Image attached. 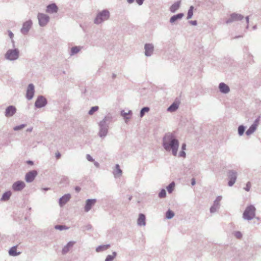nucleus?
<instances>
[{"mask_svg": "<svg viewBox=\"0 0 261 261\" xmlns=\"http://www.w3.org/2000/svg\"><path fill=\"white\" fill-rule=\"evenodd\" d=\"M178 108V105L175 102L172 103L167 109V111L169 112H175L177 110Z\"/></svg>", "mask_w": 261, "mask_h": 261, "instance_id": "nucleus-30", "label": "nucleus"}, {"mask_svg": "<svg viewBox=\"0 0 261 261\" xmlns=\"http://www.w3.org/2000/svg\"><path fill=\"white\" fill-rule=\"evenodd\" d=\"M121 115L123 117L125 122H127V121L130 119V116H129L128 115H127L126 112H125L124 110L121 111Z\"/></svg>", "mask_w": 261, "mask_h": 261, "instance_id": "nucleus-38", "label": "nucleus"}, {"mask_svg": "<svg viewBox=\"0 0 261 261\" xmlns=\"http://www.w3.org/2000/svg\"><path fill=\"white\" fill-rule=\"evenodd\" d=\"M181 149V151L179 152V153L178 154V156L185 158L186 156V152L185 151V150L186 149V143H183L182 144Z\"/></svg>", "mask_w": 261, "mask_h": 261, "instance_id": "nucleus-29", "label": "nucleus"}, {"mask_svg": "<svg viewBox=\"0 0 261 261\" xmlns=\"http://www.w3.org/2000/svg\"><path fill=\"white\" fill-rule=\"evenodd\" d=\"M81 49V47L80 46H73L71 49V54L70 55L72 56L77 53H78Z\"/></svg>", "mask_w": 261, "mask_h": 261, "instance_id": "nucleus-32", "label": "nucleus"}, {"mask_svg": "<svg viewBox=\"0 0 261 261\" xmlns=\"http://www.w3.org/2000/svg\"><path fill=\"white\" fill-rule=\"evenodd\" d=\"M249 16H247L246 17V22L247 23V27H246V28L248 29V27H249V25H248V23H249Z\"/></svg>", "mask_w": 261, "mask_h": 261, "instance_id": "nucleus-52", "label": "nucleus"}, {"mask_svg": "<svg viewBox=\"0 0 261 261\" xmlns=\"http://www.w3.org/2000/svg\"><path fill=\"white\" fill-rule=\"evenodd\" d=\"M71 195L70 194H66L63 195L59 199V205L61 207L64 206L70 199Z\"/></svg>", "mask_w": 261, "mask_h": 261, "instance_id": "nucleus-19", "label": "nucleus"}, {"mask_svg": "<svg viewBox=\"0 0 261 261\" xmlns=\"http://www.w3.org/2000/svg\"><path fill=\"white\" fill-rule=\"evenodd\" d=\"M189 23L193 25H196L197 24V22L196 20L190 21Z\"/></svg>", "mask_w": 261, "mask_h": 261, "instance_id": "nucleus-48", "label": "nucleus"}, {"mask_svg": "<svg viewBox=\"0 0 261 261\" xmlns=\"http://www.w3.org/2000/svg\"><path fill=\"white\" fill-rule=\"evenodd\" d=\"M196 184L195 179L194 178H192L191 179V185L192 186H194Z\"/></svg>", "mask_w": 261, "mask_h": 261, "instance_id": "nucleus-51", "label": "nucleus"}, {"mask_svg": "<svg viewBox=\"0 0 261 261\" xmlns=\"http://www.w3.org/2000/svg\"><path fill=\"white\" fill-rule=\"evenodd\" d=\"M174 216V213L170 210H168L166 213V217L168 219H172Z\"/></svg>", "mask_w": 261, "mask_h": 261, "instance_id": "nucleus-36", "label": "nucleus"}, {"mask_svg": "<svg viewBox=\"0 0 261 261\" xmlns=\"http://www.w3.org/2000/svg\"><path fill=\"white\" fill-rule=\"evenodd\" d=\"M132 198V196H129V198H128V200H131Z\"/></svg>", "mask_w": 261, "mask_h": 261, "instance_id": "nucleus-64", "label": "nucleus"}, {"mask_svg": "<svg viewBox=\"0 0 261 261\" xmlns=\"http://www.w3.org/2000/svg\"><path fill=\"white\" fill-rule=\"evenodd\" d=\"M110 247V244L100 245V246H98L96 248V251L97 252L103 251L108 249Z\"/></svg>", "mask_w": 261, "mask_h": 261, "instance_id": "nucleus-28", "label": "nucleus"}, {"mask_svg": "<svg viewBox=\"0 0 261 261\" xmlns=\"http://www.w3.org/2000/svg\"><path fill=\"white\" fill-rule=\"evenodd\" d=\"M75 242L73 241H70L68 242L66 246L64 247V248L62 249V252L63 254H66L67 253L69 250L70 248L72 247L73 245L74 244Z\"/></svg>", "mask_w": 261, "mask_h": 261, "instance_id": "nucleus-24", "label": "nucleus"}, {"mask_svg": "<svg viewBox=\"0 0 261 261\" xmlns=\"http://www.w3.org/2000/svg\"><path fill=\"white\" fill-rule=\"evenodd\" d=\"M46 99L42 95H39L35 102V106L37 108H41L47 105Z\"/></svg>", "mask_w": 261, "mask_h": 261, "instance_id": "nucleus-8", "label": "nucleus"}, {"mask_svg": "<svg viewBox=\"0 0 261 261\" xmlns=\"http://www.w3.org/2000/svg\"><path fill=\"white\" fill-rule=\"evenodd\" d=\"M122 171L118 164L115 165V170L113 171V174L115 177H118L121 176Z\"/></svg>", "mask_w": 261, "mask_h": 261, "instance_id": "nucleus-25", "label": "nucleus"}, {"mask_svg": "<svg viewBox=\"0 0 261 261\" xmlns=\"http://www.w3.org/2000/svg\"><path fill=\"white\" fill-rule=\"evenodd\" d=\"M50 189V188H43L42 190H44V191H48Z\"/></svg>", "mask_w": 261, "mask_h": 261, "instance_id": "nucleus-61", "label": "nucleus"}, {"mask_svg": "<svg viewBox=\"0 0 261 261\" xmlns=\"http://www.w3.org/2000/svg\"><path fill=\"white\" fill-rule=\"evenodd\" d=\"M55 228L56 229L60 230H66L68 229V227H67L65 225H57L55 226Z\"/></svg>", "mask_w": 261, "mask_h": 261, "instance_id": "nucleus-41", "label": "nucleus"}, {"mask_svg": "<svg viewBox=\"0 0 261 261\" xmlns=\"http://www.w3.org/2000/svg\"><path fill=\"white\" fill-rule=\"evenodd\" d=\"M37 174L36 170H32L28 172L25 175V181L27 182H32L37 175Z\"/></svg>", "mask_w": 261, "mask_h": 261, "instance_id": "nucleus-12", "label": "nucleus"}, {"mask_svg": "<svg viewBox=\"0 0 261 261\" xmlns=\"http://www.w3.org/2000/svg\"><path fill=\"white\" fill-rule=\"evenodd\" d=\"M137 224L139 226H145L146 225L145 216L143 214H139L137 220Z\"/></svg>", "mask_w": 261, "mask_h": 261, "instance_id": "nucleus-22", "label": "nucleus"}, {"mask_svg": "<svg viewBox=\"0 0 261 261\" xmlns=\"http://www.w3.org/2000/svg\"><path fill=\"white\" fill-rule=\"evenodd\" d=\"M37 18L39 21V24L41 27H45L49 21V17L43 13H39Z\"/></svg>", "mask_w": 261, "mask_h": 261, "instance_id": "nucleus-6", "label": "nucleus"}, {"mask_svg": "<svg viewBox=\"0 0 261 261\" xmlns=\"http://www.w3.org/2000/svg\"><path fill=\"white\" fill-rule=\"evenodd\" d=\"M144 1V0H136V2L139 5H142Z\"/></svg>", "mask_w": 261, "mask_h": 261, "instance_id": "nucleus-49", "label": "nucleus"}, {"mask_svg": "<svg viewBox=\"0 0 261 261\" xmlns=\"http://www.w3.org/2000/svg\"><path fill=\"white\" fill-rule=\"evenodd\" d=\"M150 108L148 107H145L142 108L140 113V117L141 118L143 117L145 115V113L148 112Z\"/></svg>", "mask_w": 261, "mask_h": 261, "instance_id": "nucleus-31", "label": "nucleus"}, {"mask_svg": "<svg viewBox=\"0 0 261 261\" xmlns=\"http://www.w3.org/2000/svg\"><path fill=\"white\" fill-rule=\"evenodd\" d=\"M194 8V7L193 6H191L190 7L189 9L188 10L187 17V19H190V18H191L192 17V16L193 15Z\"/></svg>", "mask_w": 261, "mask_h": 261, "instance_id": "nucleus-35", "label": "nucleus"}, {"mask_svg": "<svg viewBox=\"0 0 261 261\" xmlns=\"http://www.w3.org/2000/svg\"><path fill=\"white\" fill-rule=\"evenodd\" d=\"M244 18V16L240 14L233 13L230 15L229 18L226 21V23H231L234 21L241 20Z\"/></svg>", "mask_w": 261, "mask_h": 261, "instance_id": "nucleus-9", "label": "nucleus"}, {"mask_svg": "<svg viewBox=\"0 0 261 261\" xmlns=\"http://www.w3.org/2000/svg\"><path fill=\"white\" fill-rule=\"evenodd\" d=\"M222 199L221 196H218L214 202L213 205L210 208V212L211 213H215L220 207V202Z\"/></svg>", "mask_w": 261, "mask_h": 261, "instance_id": "nucleus-13", "label": "nucleus"}, {"mask_svg": "<svg viewBox=\"0 0 261 261\" xmlns=\"http://www.w3.org/2000/svg\"><path fill=\"white\" fill-rule=\"evenodd\" d=\"M8 33H9V37L12 39L13 36H14V34H13V33L11 31H8Z\"/></svg>", "mask_w": 261, "mask_h": 261, "instance_id": "nucleus-50", "label": "nucleus"}, {"mask_svg": "<svg viewBox=\"0 0 261 261\" xmlns=\"http://www.w3.org/2000/svg\"><path fill=\"white\" fill-rule=\"evenodd\" d=\"M32 130H33V127L28 128L27 129V132H31L32 131Z\"/></svg>", "mask_w": 261, "mask_h": 261, "instance_id": "nucleus-58", "label": "nucleus"}, {"mask_svg": "<svg viewBox=\"0 0 261 261\" xmlns=\"http://www.w3.org/2000/svg\"><path fill=\"white\" fill-rule=\"evenodd\" d=\"M234 236L238 239H241L242 237V234L240 231H236L234 232Z\"/></svg>", "mask_w": 261, "mask_h": 261, "instance_id": "nucleus-44", "label": "nucleus"}, {"mask_svg": "<svg viewBox=\"0 0 261 261\" xmlns=\"http://www.w3.org/2000/svg\"><path fill=\"white\" fill-rule=\"evenodd\" d=\"M245 128L246 127L243 125H241L238 127V131L239 136H241L244 134Z\"/></svg>", "mask_w": 261, "mask_h": 261, "instance_id": "nucleus-37", "label": "nucleus"}, {"mask_svg": "<svg viewBox=\"0 0 261 261\" xmlns=\"http://www.w3.org/2000/svg\"><path fill=\"white\" fill-rule=\"evenodd\" d=\"M126 1H127L128 3L132 4L133 3H134L135 0H126Z\"/></svg>", "mask_w": 261, "mask_h": 261, "instance_id": "nucleus-59", "label": "nucleus"}, {"mask_svg": "<svg viewBox=\"0 0 261 261\" xmlns=\"http://www.w3.org/2000/svg\"><path fill=\"white\" fill-rule=\"evenodd\" d=\"M255 211L256 208L254 205L247 206L243 214V218L248 221L251 220L255 216Z\"/></svg>", "mask_w": 261, "mask_h": 261, "instance_id": "nucleus-3", "label": "nucleus"}, {"mask_svg": "<svg viewBox=\"0 0 261 261\" xmlns=\"http://www.w3.org/2000/svg\"><path fill=\"white\" fill-rule=\"evenodd\" d=\"M19 56V50L18 48L9 49L5 55V58L9 61H15Z\"/></svg>", "mask_w": 261, "mask_h": 261, "instance_id": "nucleus-5", "label": "nucleus"}, {"mask_svg": "<svg viewBox=\"0 0 261 261\" xmlns=\"http://www.w3.org/2000/svg\"><path fill=\"white\" fill-rule=\"evenodd\" d=\"M219 88L220 91L224 94H227L230 91L229 86L224 83H221L219 84Z\"/></svg>", "mask_w": 261, "mask_h": 261, "instance_id": "nucleus-20", "label": "nucleus"}, {"mask_svg": "<svg viewBox=\"0 0 261 261\" xmlns=\"http://www.w3.org/2000/svg\"><path fill=\"white\" fill-rule=\"evenodd\" d=\"M174 186H175L174 182H172L167 187V190L169 193H171L172 192V191H173Z\"/></svg>", "mask_w": 261, "mask_h": 261, "instance_id": "nucleus-39", "label": "nucleus"}, {"mask_svg": "<svg viewBox=\"0 0 261 261\" xmlns=\"http://www.w3.org/2000/svg\"><path fill=\"white\" fill-rule=\"evenodd\" d=\"M17 246H14L10 248L9 251V254L11 256H15L20 254V252H17L16 251Z\"/></svg>", "mask_w": 261, "mask_h": 261, "instance_id": "nucleus-27", "label": "nucleus"}, {"mask_svg": "<svg viewBox=\"0 0 261 261\" xmlns=\"http://www.w3.org/2000/svg\"><path fill=\"white\" fill-rule=\"evenodd\" d=\"M145 55L147 57H150L153 54L154 50L153 45L151 43H146L144 46Z\"/></svg>", "mask_w": 261, "mask_h": 261, "instance_id": "nucleus-16", "label": "nucleus"}, {"mask_svg": "<svg viewBox=\"0 0 261 261\" xmlns=\"http://www.w3.org/2000/svg\"><path fill=\"white\" fill-rule=\"evenodd\" d=\"M180 6V2L178 1L172 4L169 10L171 13H175L177 10H178Z\"/></svg>", "mask_w": 261, "mask_h": 261, "instance_id": "nucleus-23", "label": "nucleus"}, {"mask_svg": "<svg viewBox=\"0 0 261 261\" xmlns=\"http://www.w3.org/2000/svg\"><path fill=\"white\" fill-rule=\"evenodd\" d=\"M116 76V75L115 73H113L112 75V78L115 79Z\"/></svg>", "mask_w": 261, "mask_h": 261, "instance_id": "nucleus-62", "label": "nucleus"}, {"mask_svg": "<svg viewBox=\"0 0 261 261\" xmlns=\"http://www.w3.org/2000/svg\"><path fill=\"white\" fill-rule=\"evenodd\" d=\"M86 159L88 161L90 162H93L94 159L92 158V157L90 154H87L86 155Z\"/></svg>", "mask_w": 261, "mask_h": 261, "instance_id": "nucleus-47", "label": "nucleus"}, {"mask_svg": "<svg viewBox=\"0 0 261 261\" xmlns=\"http://www.w3.org/2000/svg\"><path fill=\"white\" fill-rule=\"evenodd\" d=\"M242 37H243V36H241V35L236 36L233 38V39H237V38H241Z\"/></svg>", "mask_w": 261, "mask_h": 261, "instance_id": "nucleus-60", "label": "nucleus"}, {"mask_svg": "<svg viewBox=\"0 0 261 261\" xmlns=\"http://www.w3.org/2000/svg\"><path fill=\"white\" fill-rule=\"evenodd\" d=\"M112 119V116L108 115L99 122L98 124L99 130L98 135L101 138H104L107 136L108 133L109 126Z\"/></svg>", "mask_w": 261, "mask_h": 261, "instance_id": "nucleus-2", "label": "nucleus"}, {"mask_svg": "<svg viewBox=\"0 0 261 261\" xmlns=\"http://www.w3.org/2000/svg\"><path fill=\"white\" fill-rule=\"evenodd\" d=\"M256 129V128H255V126H252V125L250 126V127L247 130L246 132V134L247 136H249L253 134L255 130Z\"/></svg>", "mask_w": 261, "mask_h": 261, "instance_id": "nucleus-33", "label": "nucleus"}, {"mask_svg": "<svg viewBox=\"0 0 261 261\" xmlns=\"http://www.w3.org/2000/svg\"><path fill=\"white\" fill-rule=\"evenodd\" d=\"M81 188L78 186H76L75 188V190L76 191V192H79L81 191Z\"/></svg>", "mask_w": 261, "mask_h": 261, "instance_id": "nucleus-53", "label": "nucleus"}, {"mask_svg": "<svg viewBox=\"0 0 261 261\" xmlns=\"http://www.w3.org/2000/svg\"><path fill=\"white\" fill-rule=\"evenodd\" d=\"M99 107L98 106L92 107L88 112V114L92 115L94 112L98 111Z\"/></svg>", "mask_w": 261, "mask_h": 261, "instance_id": "nucleus-40", "label": "nucleus"}, {"mask_svg": "<svg viewBox=\"0 0 261 261\" xmlns=\"http://www.w3.org/2000/svg\"><path fill=\"white\" fill-rule=\"evenodd\" d=\"M162 146L164 149L176 156L179 146V142L175 135L171 132H168L163 138Z\"/></svg>", "mask_w": 261, "mask_h": 261, "instance_id": "nucleus-1", "label": "nucleus"}, {"mask_svg": "<svg viewBox=\"0 0 261 261\" xmlns=\"http://www.w3.org/2000/svg\"><path fill=\"white\" fill-rule=\"evenodd\" d=\"M127 115H128L129 116H130L132 115V111L129 110L128 112L126 113Z\"/></svg>", "mask_w": 261, "mask_h": 261, "instance_id": "nucleus-57", "label": "nucleus"}, {"mask_svg": "<svg viewBox=\"0 0 261 261\" xmlns=\"http://www.w3.org/2000/svg\"><path fill=\"white\" fill-rule=\"evenodd\" d=\"M16 112V108L14 106H9L6 109L5 115L7 117L13 116Z\"/></svg>", "mask_w": 261, "mask_h": 261, "instance_id": "nucleus-15", "label": "nucleus"}, {"mask_svg": "<svg viewBox=\"0 0 261 261\" xmlns=\"http://www.w3.org/2000/svg\"><path fill=\"white\" fill-rule=\"evenodd\" d=\"M229 181L228 185L229 187H232L236 182L237 178V172L233 170H230L227 173Z\"/></svg>", "mask_w": 261, "mask_h": 261, "instance_id": "nucleus-7", "label": "nucleus"}, {"mask_svg": "<svg viewBox=\"0 0 261 261\" xmlns=\"http://www.w3.org/2000/svg\"><path fill=\"white\" fill-rule=\"evenodd\" d=\"M25 126H26V124H22L20 125L16 126L14 127V130L15 131L19 130L22 129L23 128H24Z\"/></svg>", "mask_w": 261, "mask_h": 261, "instance_id": "nucleus-43", "label": "nucleus"}, {"mask_svg": "<svg viewBox=\"0 0 261 261\" xmlns=\"http://www.w3.org/2000/svg\"><path fill=\"white\" fill-rule=\"evenodd\" d=\"M58 11V7L56 4L53 3L46 7V12L48 13H56Z\"/></svg>", "mask_w": 261, "mask_h": 261, "instance_id": "nucleus-18", "label": "nucleus"}, {"mask_svg": "<svg viewBox=\"0 0 261 261\" xmlns=\"http://www.w3.org/2000/svg\"><path fill=\"white\" fill-rule=\"evenodd\" d=\"M11 195H12V193L10 191H8L5 192L3 194L1 200L3 201H6L10 199Z\"/></svg>", "mask_w": 261, "mask_h": 261, "instance_id": "nucleus-26", "label": "nucleus"}, {"mask_svg": "<svg viewBox=\"0 0 261 261\" xmlns=\"http://www.w3.org/2000/svg\"><path fill=\"white\" fill-rule=\"evenodd\" d=\"M27 163L29 165H33L34 164V162L32 161H28Z\"/></svg>", "mask_w": 261, "mask_h": 261, "instance_id": "nucleus-55", "label": "nucleus"}, {"mask_svg": "<svg viewBox=\"0 0 261 261\" xmlns=\"http://www.w3.org/2000/svg\"><path fill=\"white\" fill-rule=\"evenodd\" d=\"M32 24L33 22L31 20H29L24 22L20 30L21 33L23 35H27L31 28Z\"/></svg>", "mask_w": 261, "mask_h": 261, "instance_id": "nucleus-10", "label": "nucleus"}, {"mask_svg": "<svg viewBox=\"0 0 261 261\" xmlns=\"http://www.w3.org/2000/svg\"><path fill=\"white\" fill-rule=\"evenodd\" d=\"M25 183L22 181H17L12 185V189L15 191H20L25 187Z\"/></svg>", "mask_w": 261, "mask_h": 261, "instance_id": "nucleus-14", "label": "nucleus"}, {"mask_svg": "<svg viewBox=\"0 0 261 261\" xmlns=\"http://www.w3.org/2000/svg\"><path fill=\"white\" fill-rule=\"evenodd\" d=\"M259 117L256 118L254 121L253 123L252 124V126H255V128H257V125H258L259 121Z\"/></svg>", "mask_w": 261, "mask_h": 261, "instance_id": "nucleus-46", "label": "nucleus"}, {"mask_svg": "<svg viewBox=\"0 0 261 261\" xmlns=\"http://www.w3.org/2000/svg\"><path fill=\"white\" fill-rule=\"evenodd\" d=\"M56 156L57 159H59L61 156V154L59 152L56 153Z\"/></svg>", "mask_w": 261, "mask_h": 261, "instance_id": "nucleus-56", "label": "nucleus"}, {"mask_svg": "<svg viewBox=\"0 0 261 261\" xmlns=\"http://www.w3.org/2000/svg\"><path fill=\"white\" fill-rule=\"evenodd\" d=\"M184 14L182 13H180L174 15L170 18L169 21L171 23L174 24L176 21L181 19L184 17Z\"/></svg>", "mask_w": 261, "mask_h": 261, "instance_id": "nucleus-21", "label": "nucleus"}, {"mask_svg": "<svg viewBox=\"0 0 261 261\" xmlns=\"http://www.w3.org/2000/svg\"><path fill=\"white\" fill-rule=\"evenodd\" d=\"M251 182L250 181H248L246 185V187H245L244 189L246 191H249L250 188H251Z\"/></svg>", "mask_w": 261, "mask_h": 261, "instance_id": "nucleus-45", "label": "nucleus"}, {"mask_svg": "<svg viewBox=\"0 0 261 261\" xmlns=\"http://www.w3.org/2000/svg\"><path fill=\"white\" fill-rule=\"evenodd\" d=\"M117 255V253L115 251L113 252L112 255H108L105 259V261H113Z\"/></svg>", "mask_w": 261, "mask_h": 261, "instance_id": "nucleus-34", "label": "nucleus"}, {"mask_svg": "<svg viewBox=\"0 0 261 261\" xmlns=\"http://www.w3.org/2000/svg\"><path fill=\"white\" fill-rule=\"evenodd\" d=\"M166 196V192L165 190L162 189L159 193V197L161 198H165Z\"/></svg>", "mask_w": 261, "mask_h": 261, "instance_id": "nucleus-42", "label": "nucleus"}, {"mask_svg": "<svg viewBox=\"0 0 261 261\" xmlns=\"http://www.w3.org/2000/svg\"><path fill=\"white\" fill-rule=\"evenodd\" d=\"M256 29V25H254V26L253 27V30H255Z\"/></svg>", "mask_w": 261, "mask_h": 261, "instance_id": "nucleus-63", "label": "nucleus"}, {"mask_svg": "<svg viewBox=\"0 0 261 261\" xmlns=\"http://www.w3.org/2000/svg\"><path fill=\"white\" fill-rule=\"evenodd\" d=\"M94 164L97 168L99 167V164L97 162H94Z\"/></svg>", "mask_w": 261, "mask_h": 261, "instance_id": "nucleus-54", "label": "nucleus"}, {"mask_svg": "<svg viewBox=\"0 0 261 261\" xmlns=\"http://www.w3.org/2000/svg\"><path fill=\"white\" fill-rule=\"evenodd\" d=\"M35 93V87L33 84H29L26 93V98L28 100H31L34 95Z\"/></svg>", "mask_w": 261, "mask_h": 261, "instance_id": "nucleus-11", "label": "nucleus"}, {"mask_svg": "<svg viewBox=\"0 0 261 261\" xmlns=\"http://www.w3.org/2000/svg\"><path fill=\"white\" fill-rule=\"evenodd\" d=\"M109 17V11L107 9H105L97 13L94 20V22L95 24H99L108 20Z\"/></svg>", "mask_w": 261, "mask_h": 261, "instance_id": "nucleus-4", "label": "nucleus"}, {"mask_svg": "<svg viewBox=\"0 0 261 261\" xmlns=\"http://www.w3.org/2000/svg\"><path fill=\"white\" fill-rule=\"evenodd\" d=\"M96 202V199H89L86 200L85 206V211L89 212L92 208V206L95 204Z\"/></svg>", "mask_w": 261, "mask_h": 261, "instance_id": "nucleus-17", "label": "nucleus"}]
</instances>
